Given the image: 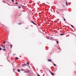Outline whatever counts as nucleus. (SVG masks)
Segmentation results:
<instances>
[{
  "label": "nucleus",
  "mask_w": 76,
  "mask_h": 76,
  "mask_svg": "<svg viewBox=\"0 0 76 76\" xmlns=\"http://www.w3.org/2000/svg\"><path fill=\"white\" fill-rule=\"evenodd\" d=\"M26 70L27 71H24L25 73H29V70H28V69H26Z\"/></svg>",
  "instance_id": "nucleus-1"
},
{
  "label": "nucleus",
  "mask_w": 76,
  "mask_h": 76,
  "mask_svg": "<svg viewBox=\"0 0 76 76\" xmlns=\"http://www.w3.org/2000/svg\"><path fill=\"white\" fill-rule=\"evenodd\" d=\"M26 66V64H23L22 65V66H23V67H25V66Z\"/></svg>",
  "instance_id": "nucleus-2"
},
{
  "label": "nucleus",
  "mask_w": 76,
  "mask_h": 76,
  "mask_svg": "<svg viewBox=\"0 0 76 76\" xmlns=\"http://www.w3.org/2000/svg\"><path fill=\"white\" fill-rule=\"evenodd\" d=\"M48 61L51 62V61L52 60L51 59H48Z\"/></svg>",
  "instance_id": "nucleus-3"
},
{
  "label": "nucleus",
  "mask_w": 76,
  "mask_h": 76,
  "mask_svg": "<svg viewBox=\"0 0 76 76\" xmlns=\"http://www.w3.org/2000/svg\"><path fill=\"white\" fill-rule=\"evenodd\" d=\"M15 59L16 60H18V59H19V58H18L17 57H16L15 58Z\"/></svg>",
  "instance_id": "nucleus-4"
},
{
  "label": "nucleus",
  "mask_w": 76,
  "mask_h": 76,
  "mask_svg": "<svg viewBox=\"0 0 76 76\" xmlns=\"http://www.w3.org/2000/svg\"><path fill=\"white\" fill-rule=\"evenodd\" d=\"M17 71L18 72H20V69H17Z\"/></svg>",
  "instance_id": "nucleus-5"
},
{
  "label": "nucleus",
  "mask_w": 76,
  "mask_h": 76,
  "mask_svg": "<svg viewBox=\"0 0 76 76\" xmlns=\"http://www.w3.org/2000/svg\"><path fill=\"white\" fill-rule=\"evenodd\" d=\"M31 22H32V23H33V24H34V25H36V24H35V23H34V22H33V21H31Z\"/></svg>",
  "instance_id": "nucleus-6"
},
{
  "label": "nucleus",
  "mask_w": 76,
  "mask_h": 76,
  "mask_svg": "<svg viewBox=\"0 0 76 76\" xmlns=\"http://www.w3.org/2000/svg\"><path fill=\"white\" fill-rule=\"evenodd\" d=\"M60 35L61 36L64 35V34H61Z\"/></svg>",
  "instance_id": "nucleus-7"
},
{
  "label": "nucleus",
  "mask_w": 76,
  "mask_h": 76,
  "mask_svg": "<svg viewBox=\"0 0 76 76\" xmlns=\"http://www.w3.org/2000/svg\"><path fill=\"white\" fill-rule=\"evenodd\" d=\"M21 24H22V23H18V25H21Z\"/></svg>",
  "instance_id": "nucleus-8"
},
{
  "label": "nucleus",
  "mask_w": 76,
  "mask_h": 76,
  "mask_svg": "<svg viewBox=\"0 0 76 76\" xmlns=\"http://www.w3.org/2000/svg\"><path fill=\"white\" fill-rule=\"evenodd\" d=\"M71 27H72V28H74V27L73 26V25H71Z\"/></svg>",
  "instance_id": "nucleus-9"
},
{
  "label": "nucleus",
  "mask_w": 76,
  "mask_h": 76,
  "mask_svg": "<svg viewBox=\"0 0 76 76\" xmlns=\"http://www.w3.org/2000/svg\"><path fill=\"white\" fill-rule=\"evenodd\" d=\"M56 42H57V44H58V40H57L56 41Z\"/></svg>",
  "instance_id": "nucleus-10"
},
{
  "label": "nucleus",
  "mask_w": 76,
  "mask_h": 76,
  "mask_svg": "<svg viewBox=\"0 0 76 76\" xmlns=\"http://www.w3.org/2000/svg\"><path fill=\"white\" fill-rule=\"evenodd\" d=\"M51 73L52 75H54V73H53L52 72H51Z\"/></svg>",
  "instance_id": "nucleus-11"
},
{
  "label": "nucleus",
  "mask_w": 76,
  "mask_h": 76,
  "mask_svg": "<svg viewBox=\"0 0 76 76\" xmlns=\"http://www.w3.org/2000/svg\"><path fill=\"white\" fill-rule=\"evenodd\" d=\"M10 47L11 48H12V45L11 44H10Z\"/></svg>",
  "instance_id": "nucleus-12"
},
{
  "label": "nucleus",
  "mask_w": 76,
  "mask_h": 76,
  "mask_svg": "<svg viewBox=\"0 0 76 76\" xmlns=\"http://www.w3.org/2000/svg\"><path fill=\"white\" fill-rule=\"evenodd\" d=\"M66 6H68V5L67 4V2H66Z\"/></svg>",
  "instance_id": "nucleus-13"
},
{
  "label": "nucleus",
  "mask_w": 76,
  "mask_h": 76,
  "mask_svg": "<svg viewBox=\"0 0 76 76\" xmlns=\"http://www.w3.org/2000/svg\"><path fill=\"white\" fill-rule=\"evenodd\" d=\"M26 64H27L28 65H29V63H28V62H27Z\"/></svg>",
  "instance_id": "nucleus-14"
},
{
  "label": "nucleus",
  "mask_w": 76,
  "mask_h": 76,
  "mask_svg": "<svg viewBox=\"0 0 76 76\" xmlns=\"http://www.w3.org/2000/svg\"><path fill=\"white\" fill-rule=\"evenodd\" d=\"M3 47L4 48H6V47H5V46H4Z\"/></svg>",
  "instance_id": "nucleus-15"
},
{
  "label": "nucleus",
  "mask_w": 76,
  "mask_h": 76,
  "mask_svg": "<svg viewBox=\"0 0 76 76\" xmlns=\"http://www.w3.org/2000/svg\"><path fill=\"white\" fill-rule=\"evenodd\" d=\"M3 50H5V51H6V49H3Z\"/></svg>",
  "instance_id": "nucleus-16"
},
{
  "label": "nucleus",
  "mask_w": 76,
  "mask_h": 76,
  "mask_svg": "<svg viewBox=\"0 0 76 76\" xmlns=\"http://www.w3.org/2000/svg\"><path fill=\"white\" fill-rule=\"evenodd\" d=\"M12 2H14V0H12Z\"/></svg>",
  "instance_id": "nucleus-17"
},
{
  "label": "nucleus",
  "mask_w": 76,
  "mask_h": 76,
  "mask_svg": "<svg viewBox=\"0 0 76 76\" xmlns=\"http://www.w3.org/2000/svg\"><path fill=\"white\" fill-rule=\"evenodd\" d=\"M18 8L19 9H20L21 7H18Z\"/></svg>",
  "instance_id": "nucleus-18"
},
{
  "label": "nucleus",
  "mask_w": 76,
  "mask_h": 76,
  "mask_svg": "<svg viewBox=\"0 0 76 76\" xmlns=\"http://www.w3.org/2000/svg\"><path fill=\"white\" fill-rule=\"evenodd\" d=\"M47 39H49V37H47Z\"/></svg>",
  "instance_id": "nucleus-19"
},
{
  "label": "nucleus",
  "mask_w": 76,
  "mask_h": 76,
  "mask_svg": "<svg viewBox=\"0 0 76 76\" xmlns=\"http://www.w3.org/2000/svg\"><path fill=\"white\" fill-rule=\"evenodd\" d=\"M5 42H5V41H4V42H3V44H5Z\"/></svg>",
  "instance_id": "nucleus-20"
},
{
  "label": "nucleus",
  "mask_w": 76,
  "mask_h": 76,
  "mask_svg": "<svg viewBox=\"0 0 76 76\" xmlns=\"http://www.w3.org/2000/svg\"><path fill=\"white\" fill-rule=\"evenodd\" d=\"M54 66H56V65L55 64H54Z\"/></svg>",
  "instance_id": "nucleus-21"
},
{
  "label": "nucleus",
  "mask_w": 76,
  "mask_h": 76,
  "mask_svg": "<svg viewBox=\"0 0 76 76\" xmlns=\"http://www.w3.org/2000/svg\"><path fill=\"white\" fill-rule=\"evenodd\" d=\"M1 47H4V46H3V45H1Z\"/></svg>",
  "instance_id": "nucleus-22"
},
{
  "label": "nucleus",
  "mask_w": 76,
  "mask_h": 76,
  "mask_svg": "<svg viewBox=\"0 0 76 76\" xmlns=\"http://www.w3.org/2000/svg\"><path fill=\"white\" fill-rule=\"evenodd\" d=\"M15 4H18V2H16Z\"/></svg>",
  "instance_id": "nucleus-23"
},
{
  "label": "nucleus",
  "mask_w": 76,
  "mask_h": 76,
  "mask_svg": "<svg viewBox=\"0 0 76 76\" xmlns=\"http://www.w3.org/2000/svg\"><path fill=\"white\" fill-rule=\"evenodd\" d=\"M0 50H1V48H0Z\"/></svg>",
  "instance_id": "nucleus-24"
},
{
  "label": "nucleus",
  "mask_w": 76,
  "mask_h": 76,
  "mask_svg": "<svg viewBox=\"0 0 76 76\" xmlns=\"http://www.w3.org/2000/svg\"><path fill=\"white\" fill-rule=\"evenodd\" d=\"M59 19H58V20H57V21H59Z\"/></svg>",
  "instance_id": "nucleus-25"
},
{
  "label": "nucleus",
  "mask_w": 76,
  "mask_h": 76,
  "mask_svg": "<svg viewBox=\"0 0 76 76\" xmlns=\"http://www.w3.org/2000/svg\"><path fill=\"white\" fill-rule=\"evenodd\" d=\"M38 76H40V75L39 74H38Z\"/></svg>",
  "instance_id": "nucleus-26"
},
{
  "label": "nucleus",
  "mask_w": 76,
  "mask_h": 76,
  "mask_svg": "<svg viewBox=\"0 0 76 76\" xmlns=\"http://www.w3.org/2000/svg\"><path fill=\"white\" fill-rule=\"evenodd\" d=\"M3 3H5V1H3Z\"/></svg>",
  "instance_id": "nucleus-27"
},
{
  "label": "nucleus",
  "mask_w": 76,
  "mask_h": 76,
  "mask_svg": "<svg viewBox=\"0 0 76 76\" xmlns=\"http://www.w3.org/2000/svg\"><path fill=\"white\" fill-rule=\"evenodd\" d=\"M53 21H54V22H56V21L53 20Z\"/></svg>",
  "instance_id": "nucleus-28"
},
{
  "label": "nucleus",
  "mask_w": 76,
  "mask_h": 76,
  "mask_svg": "<svg viewBox=\"0 0 76 76\" xmlns=\"http://www.w3.org/2000/svg\"><path fill=\"white\" fill-rule=\"evenodd\" d=\"M21 71H23V69H21Z\"/></svg>",
  "instance_id": "nucleus-29"
},
{
  "label": "nucleus",
  "mask_w": 76,
  "mask_h": 76,
  "mask_svg": "<svg viewBox=\"0 0 76 76\" xmlns=\"http://www.w3.org/2000/svg\"><path fill=\"white\" fill-rule=\"evenodd\" d=\"M64 20L65 21H66V19H64Z\"/></svg>",
  "instance_id": "nucleus-30"
},
{
  "label": "nucleus",
  "mask_w": 76,
  "mask_h": 76,
  "mask_svg": "<svg viewBox=\"0 0 76 76\" xmlns=\"http://www.w3.org/2000/svg\"><path fill=\"white\" fill-rule=\"evenodd\" d=\"M13 70H14V71H15V69H13Z\"/></svg>",
  "instance_id": "nucleus-31"
},
{
  "label": "nucleus",
  "mask_w": 76,
  "mask_h": 76,
  "mask_svg": "<svg viewBox=\"0 0 76 76\" xmlns=\"http://www.w3.org/2000/svg\"><path fill=\"white\" fill-rule=\"evenodd\" d=\"M64 19H65V18H64Z\"/></svg>",
  "instance_id": "nucleus-32"
},
{
  "label": "nucleus",
  "mask_w": 76,
  "mask_h": 76,
  "mask_svg": "<svg viewBox=\"0 0 76 76\" xmlns=\"http://www.w3.org/2000/svg\"><path fill=\"white\" fill-rule=\"evenodd\" d=\"M63 15H64V14H63Z\"/></svg>",
  "instance_id": "nucleus-33"
}]
</instances>
